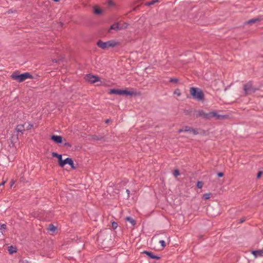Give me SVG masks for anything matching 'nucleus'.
<instances>
[{"label": "nucleus", "instance_id": "1", "mask_svg": "<svg viewBox=\"0 0 263 263\" xmlns=\"http://www.w3.org/2000/svg\"><path fill=\"white\" fill-rule=\"evenodd\" d=\"M191 95L193 98L198 101H202L204 99V95L201 90L195 87H191L190 89Z\"/></svg>", "mask_w": 263, "mask_h": 263}, {"label": "nucleus", "instance_id": "2", "mask_svg": "<svg viewBox=\"0 0 263 263\" xmlns=\"http://www.w3.org/2000/svg\"><path fill=\"white\" fill-rule=\"evenodd\" d=\"M11 77L13 80L21 82L28 78H31V76L28 72H25L19 74L17 72H15L11 74Z\"/></svg>", "mask_w": 263, "mask_h": 263}, {"label": "nucleus", "instance_id": "3", "mask_svg": "<svg viewBox=\"0 0 263 263\" xmlns=\"http://www.w3.org/2000/svg\"><path fill=\"white\" fill-rule=\"evenodd\" d=\"M97 45L98 47L103 49H106L109 47H114L116 46L117 45V43L113 40L105 42H103L101 40H99L97 42Z\"/></svg>", "mask_w": 263, "mask_h": 263}, {"label": "nucleus", "instance_id": "4", "mask_svg": "<svg viewBox=\"0 0 263 263\" xmlns=\"http://www.w3.org/2000/svg\"><path fill=\"white\" fill-rule=\"evenodd\" d=\"M98 241L101 243V246L103 249L109 248L112 246L114 243V240L111 239H104L99 236L98 238Z\"/></svg>", "mask_w": 263, "mask_h": 263}, {"label": "nucleus", "instance_id": "5", "mask_svg": "<svg viewBox=\"0 0 263 263\" xmlns=\"http://www.w3.org/2000/svg\"><path fill=\"white\" fill-rule=\"evenodd\" d=\"M243 89L246 96L250 95L251 93L255 92L257 90L256 88L253 87L252 82L251 81H249L246 84H244Z\"/></svg>", "mask_w": 263, "mask_h": 263}, {"label": "nucleus", "instance_id": "6", "mask_svg": "<svg viewBox=\"0 0 263 263\" xmlns=\"http://www.w3.org/2000/svg\"><path fill=\"white\" fill-rule=\"evenodd\" d=\"M85 79L86 81L90 83H95L100 81V79L99 77L90 73L86 74L85 77Z\"/></svg>", "mask_w": 263, "mask_h": 263}, {"label": "nucleus", "instance_id": "7", "mask_svg": "<svg viewBox=\"0 0 263 263\" xmlns=\"http://www.w3.org/2000/svg\"><path fill=\"white\" fill-rule=\"evenodd\" d=\"M66 164H69L71 166V168H75L73 160L70 158L68 157V158H67L63 160L62 163H61V164L60 165V166L63 167Z\"/></svg>", "mask_w": 263, "mask_h": 263}, {"label": "nucleus", "instance_id": "8", "mask_svg": "<svg viewBox=\"0 0 263 263\" xmlns=\"http://www.w3.org/2000/svg\"><path fill=\"white\" fill-rule=\"evenodd\" d=\"M210 119L212 118H215L217 120H221L224 118L225 116L218 114L216 111L210 112Z\"/></svg>", "mask_w": 263, "mask_h": 263}, {"label": "nucleus", "instance_id": "9", "mask_svg": "<svg viewBox=\"0 0 263 263\" xmlns=\"http://www.w3.org/2000/svg\"><path fill=\"white\" fill-rule=\"evenodd\" d=\"M197 112L198 117H202L205 119H210V112H205L203 110H199Z\"/></svg>", "mask_w": 263, "mask_h": 263}, {"label": "nucleus", "instance_id": "10", "mask_svg": "<svg viewBox=\"0 0 263 263\" xmlns=\"http://www.w3.org/2000/svg\"><path fill=\"white\" fill-rule=\"evenodd\" d=\"M142 253L146 254L151 259H157V260L160 259V257L155 255L153 252H150V251H144L142 252Z\"/></svg>", "mask_w": 263, "mask_h": 263}, {"label": "nucleus", "instance_id": "11", "mask_svg": "<svg viewBox=\"0 0 263 263\" xmlns=\"http://www.w3.org/2000/svg\"><path fill=\"white\" fill-rule=\"evenodd\" d=\"M51 139L55 143L61 144L62 143V137L61 136L52 135L51 137Z\"/></svg>", "mask_w": 263, "mask_h": 263}, {"label": "nucleus", "instance_id": "12", "mask_svg": "<svg viewBox=\"0 0 263 263\" xmlns=\"http://www.w3.org/2000/svg\"><path fill=\"white\" fill-rule=\"evenodd\" d=\"M15 130L17 133H21L23 134L25 130V124H19L17 125L15 128Z\"/></svg>", "mask_w": 263, "mask_h": 263}, {"label": "nucleus", "instance_id": "13", "mask_svg": "<svg viewBox=\"0 0 263 263\" xmlns=\"http://www.w3.org/2000/svg\"><path fill=\"white\" fill-rule=\"evenodd\" d=\"M252 254L255 257H257V256H263V249L258 250H253L252 251Z\"/></svg>", "mask_w": 263, "mask_h": 263}, {"label": "nucleus", "instance_id": "14", "mask_svg": "<svg viewBox=\"0 0 263 263\" xmlns=\"http://www.w3.org/2000/svg\"><path fill=\"white\" fill-rule=\"evenodd\" d=\"M126 27H127V25H126L124 27H119V24L118 23H116V24H114L112 25L110 27V29L118 30H121V29L126 28Z\"/></svg>", "mask_w": 263, "mask_h": 263}, {"label": "nucleus", "instance_id": "15", "mask_svg": "<svg viewBox=\"0 0 263 263\" xmlns=\"http://www.w3.org/2000/svg\"><path fill=\"white\" fill-rule=\"evenodd\" d=\"M110 93L122 95V90L111 89L110 90Z\"/></svg>", "mask_w": 263, "mask_h": 263}, {"label": "nucleus", "instance_id": "16", "mask_svg": "<svg viewBox=\"0 0 263 263\" xmlns=\"http://www.w3.org/2000/svg\"><path fill=\"white\" fill-rule=\"evenodd\" d=\"M8 250L10 254H12L17 252V248L15 247H13L12 246H11L8 247Z\"/></svg>", "mask_w": 263, "mask_h": 263}, {"label": "nucleus", "instance_id": "17", "mask_svg": "<svg viewBox=\"0 0 263 263\" xmlns=\"http://www.w3.org/2000/svg\"><path fill=\"white\" fill-rule=\"evenodd\" d=\"M125 220L129 222L132 226H135L136 223V221L131 217H126Z\"/></svg>", "mask_w": 263, "mask_h": 263}, {"label": "nucleus", "instance_id": "18", "mask_svg": "<svg viewBox=\"0 0 263 263\" xmlns=\"http://www.w3.org/2000/svg\"><path fill=\"white\" fill-rule=\"evenodd\" d=\"M57 227L54 226L53 224H50L48 225V227L46 228V230H57Z\"/></svg>", "mask_w": 263, "mask_h": 263}, {"label": "nucleus", "instance_id": "19", "mask_svg": "<svg viewBox=\"0 0 263 263\" xmlns=\"http://www.w3.org/2000/svg\"><path fill=\"white\" fill-rule=\"evenodd\" d=\"M133 93L132 92H130L127 90H122V95H125L126 96H132Z\"/></svg>", "mask_w": 263, "mask_h": 263}, {"label": "nucleus", "instance_id": "20", "mask_svg": "<svg viewBox=\"0 0 263 263\" xmlns=\"http://www.w3.org/2000/svg\"><path fill=\"white\" fill-rule=\"evenodd\" d=\"M18 141V136L17 135L14 136L13 135L11 137V141L12 144L13 145L14 143Z\"/></svg>", "mask_w": 263, "mask_h": 263}, {"label": "nucleus", "instance_id": "21", "mask_svg": "<svg viewBox=\"0 0 263 263\" xmlns=\"http://www.w3.org/2000/svg\"><path fill=\"white\" fill-rule=\"evenodd\" d=\"M159 1V0H152L150 2H147L146 3V6H151V5H153L154 4H155L156 3H157Z\"/></svg>", "mask_w": 263, "mask_h": 263}, {"label": "nucleus", "instance_id": "22", "mask_svg": "<svg viewBox=\"0 0 263 263\" xmlns=\"http://www.w3.org/2000/svg\"><path fill=\"white\" fill-rule=\"evenodd\" d=\"M211 196V193H205L203 195V198L204 199H209Z\"/></svg>", "mask_w": 263, "mask_h": 263}, {"label": "nucleus", "instance_id": "23", "mask_svg": "<svg viewBox=\"0 0 263 263\" xmlns=\"http://www.w3.org/2000/svg\"><path fill=\"white\" fill-rule=\"evenodd\" d=\"M258 21H259L258 19H256V18L251 19L247 22V24H250L254 23Z\"/></svg>", "mask_w": 263, "mask_h": 263}, {"label": "nucleus", "instance_id": "24", "mask_svg": "<svg viewBox=\"0 0 263 263\" xmlns=\"http://www.w3.org/2000/svg\"><path fill=\"white\" fill-rule=\"evenodd\" d=\"M57 158L58 159V161H59V165L60 166L61 163H62L63 162V159H62V155L61 154H59V155L58 156V157H57Z\"/></svg>", "mask_w": 263, "mask_h": 263}, {"label": "nucleus", "instance_id": "25", "mask_svg": "<svg viewBox=\"0 0 263 263\" xmlns=\"http://www.w3.org/2000/svg\"><path fill=\"white\" fill-rule=\"evenodd\" d=\"M178 81H179V80L177 78H171L170 79V82L174 83H177L178 82Z\"/></svg>", "mask_w": 263, "mask_h": 263}, {"label": "nucleus", "instance_id": "26", "mask_svg": "<svg viewBox=\"0 0 263 263\" xmlns=\"http://www.w3.org/2000/svg\"><path fill=\"white\" fill-rule=\"evenodd\" d=\"M203 184L201 181H198L197 183V187L198 189H201L202 187Z\"/></svg>", "mask_w": 263, "mask_h": 263}, {"label": "nucleus", "instance_id": "27", "mask_svg": "<svg viewBox=\"0 0 263 263\" xmlns=\"http://www.w3.org/2000/svg\"><path fill=\"white\" fill-rule=\"evenodd\" d=\"M183 130H184V132H191V127H189V126H185L183 128Z\"/></svg>", "mask_w": 263, "mask_h": 263}, {"label": "nucleus", "instance_id": "28", "mask_svg": "<svg viewBox=\"0 0 263 263\" xmlns=\"http://www.w3.org/2000/svg\"><path fill=\"white\" fill-rule=\"evenodd\" d=\"M159 243L161 244V246L163 248H164L166 246L165 241L163 240H160Z\"/></svg>", "mask_w": 263, "mask_h": 263}, {"label": "nucleus", "instance_id": "29", "mask_svg": "<svg viewBox=\"0 0 263 263\" xmlns=\"http://www.w3.org/2000/svg\"><path fill=\"white\" fill-rule=\"evenodd\" d=\"M112 227L114 229H116L118 227V223L115 222H112Z\"/></svg>", "mask_w": 263, "mask_h": 263}, {"label": "nucleus", "instance_id": "30", "mask_svg": "<svg viewBox=\"0 0 263 263\" xmlns=\"http://www.w3.org/2000/svg\"><path fill=\"white\" fill-rule=\"evenodd\" d=\"M94 12H95V13L96 14H101V13L102 11H101L100 9H97V8H96V9H95V11H94Z\"/></svg>", "mask_w": 263, "mask_h": 263}, {"label": "nucleus", "instance_id": "31", "mask_svg": "<svg viewBox=\"0 0 263 263\" xmlns=\"http://www.w3.org/2000/svg\"><path fill=\"white\" fill-rule=\"evenodd\" d=\"M194 135H197L198 134V131L196 129H194V128H191V131Z\"/></svg>", "mask_w": 263, "mask_h": 263}, {"label": "nucleus", "instance_id": "32", "mask_svg": "<svg viewBox=\"0 0 263 263\" xmlns=\"http://www.w3.org/2000/svg\"><path fill=\"white\" fill-rule=\"evenodd\" d=\"M7 229L6 225L5 224H2L1 225L0 230H6Z\"/></svg>", "mask_w": 263, "mask_h": 263}, {"label": "nucleus", "instance_id": "33", "mask_svg": "<svg viewBox=\"0 0 263 263\" xmlns=\"http://www.w3.org/2000/svg\"><path fill=\"white\" fill-rule=\"evenodd\" d=\"M180 175L179 172L178 170H175L174 172V175L175 176H177Z\"/></svg>", "mask_w": 263, "mask_h": 263}, {"label": "nucleus", "instance_id": "34", "mask_svg": "<svg viewBox=\"0 0 263 263\" xmlns=\"http://www.w3.org/2000/svg\"><path fill=\"white\" fill-rule=\"evenodd\" d=\"M59 155V154H57V153L55 152H52V156L53 157H58V156Z\"/></svg>", "mask_w": 263, "mask_h": 263}, {"label": "nucleus", "instance_id": "35", "mask_svg": "<svg viewBox=\"0 0 263 263\" xmlns=\"http://www.w3.org/2000/svg\"><path fill=\"white\" fill-rule=\"evenodd\" d=\"M20 262V263H30L27 260H24V259L21 260Z\"/></svg>", "mask_w": 263, "mask_h": 263}, {"label": "nucleus", "instance_id": "36", "mask_svg": "<svg viewBox=\"0 0 263 263\" xmlns=\"http://www.w3.org/2000/svg\"><path fill=\"white\" fill-rule=\"evenodd\" d=\"M174 93L176 94L178 96H180L181 95V93L179 92V90H175L174 91Z\"/></svg>", "mask_w": 263, "mask_h": 263}, {"label": "nucleus", "instance_id": "37", "mask_svg": "<svg viewBox=\"0 0 263 263\" xmlns=\"http://www.w3.org/2000/svg\"><path fill=\"white\" fill-rule=\"evenodd\" d=\"M64 145L69 147L71 146V144L69 142L65 143Z\"/></svg>", "mask_w": 263, "mask_h": 263}, {"label": "nucleus", "instance_id": "38", "mask_svg": "<svg viewBox=\"0 0 263 263\" xmlns=\"http://www.w3.org/2000/svg\"><path fill=\"white\" fill-rule=\"evenodd\" d=\"M217 176L218 177H222L223 176V174L222 172H219L217 174Z\"/></svg>", "mask_w": 263, "mask_h": 263}, {"label": "nucleus", "instance_id": "39", "mask_svg": "<svg viewBox=\"0 0 263 263\" xmlns=\"http://www.w3.org/2000/svg\"><path fill=\"white\" fill-rule=\"evenodd\" d=\"M262 173L261 172H259L257 175V178H259L261 175Z\"/></svg>", "mask_w": 263, "mask_h": 263}, {"label": "nucleus", "instance_id": "40", "mask_svg": "<svg viewBox=\"0 0 263 263\" xmlns=\"http://www.w3.org/2000/svg\"><path fill=\"white\" fill-rule=\"evenodd\" d=\"M126 192V193H127V194L128 195V197H129V194H130V191L129 190L127 189Z\"/></svg>", "mask_w": 263, "mask_h": 263}, {"label": "nucleus", "instance_id": "41", "mask_svg": "<svg viewBox=\"0 0 263 263\" xmlns=\"http://www.w3.org/2000/svg\"><path fill=\"white\" fill-rule=\"evenodd\" d=\"M182 132H184V130H183V128H182V129H179V130H178V133H182Z\"/></svg>", "mask_w": 263, "mask_h": 263}, {"label": "nucleus", "instance_id": "42", "mask_svg": "<svg viewBox=\"0 0 263 263\" xmlns=\"http://www.w3.org/2000/svg\"><path fill=\"white\" fill-rule=\"evenodd\" d=\"M6 183V181H3L1 183H0V186L3 185Z\"/></svg>", "mask_w": 263, "mask_h": 263}, {"label": "nucleus", "instance_id": "43", "mask_svg": "<svg viewBox=\"0 0 263 263\" xmlns=\"http://www.w3.org/2000/svg\"><path fill=\"white\" fill-rule=\"evenodd\" d=\"M32 216L34 217H35V218L38 217V216L36 215V214H32Z\"/></svg>", "mask_w": 263, "mask_h": 263}, {"label": "nucleus", "instance_id": "44", "mask_svg": "<svg viewBox=\"0 0 263 263\" xmlns=\"http://www.w3.org/2000/svg\"><path fill=\"white\" fill-rule=\"evenodd\" d=\"M244 221H245V219H241V220H240L239 221V223H242V222H243Z\"/></svg>", "mask_w": 263, "mask_h": 263}, {"label": "nucleus", "instance_id": "45", "mask_svg": "<svg viewBox=\"0 0 263 263\" xmlns=\"http://www.w3.org/2000/svg\"><path fill=\"white\" fill-rule=\"evenodd\" d=\"M51 232H52V233H50V234H51V235H53V233H54L55 231H51Z\"/></svg>", "mask_w": 263, "mask_h": 263}, {"label": "nucleus", "instance_id": "46", "mask_svg": "<svg viewBox=\"0 0 263 263\" xmlns=\"http://www.w3.org/2000/svg\"><path fill=\"white\" fill-rule=\"evenodd\" d=\"M109 122V119H107V120H106V123H108Z\"/></svg>", "mask_w": 263, "mask_h": 263}, {"label": "nucleus", "instance_id": "47", "mask_svg": "<svg viewBox=\"0 0 263 263\" xmlns=\"http://www.w3.org/2000/svg\"><path fill=\"white\" fill-rule=\"evenodd\" d=\"M53 2H59L60 0H52Z\"/></svg>", "mask_w": 263, "mask_h": 263}, {"label": "nucleus", "instance_id": "48", "mask_svg": "<svg viewBox=\"0 0 263 263\" xmlns=\"http://www.w3.org/2000/svg\"><path fill=\"white\" fill-rule=\"evenodd\" d=\"M32 125L31 124H29V128H31Z\"/></svg>", "mask_w": 263, "mask_h": 263}, {"label": "nucleus", "instance_id": "49", "mask_svg": "<svg viewBox=\"0 0 263 263\" xmlns=\"http://www.w3.org/2000/svg\"><path fill=\"white\" fill-rule=\"evenodd\" d=\"M14 182H12V183H11V186H12Z\"/></svg>", "mask_w": 263, "mask_h": 263}, {"label": "nucleus", "instance_id": "50", "mask_svg": "<svg viewBox=\"0 0 263 263\" xmlns=\"http://www.w3.org/2000/svg\"><path fill=\"white\" fill-rule=\"evenodd\" d=\"M211 207H209V208H208V211H209V210H210V209H211Z\"/></svg>", "mask_w": 263, "mask_h": 263}]
</instances>
